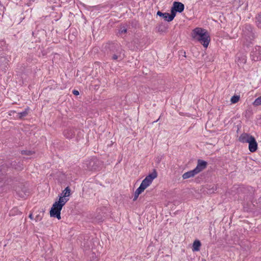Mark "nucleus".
Instances as JSON below:
<instances>
[{
    "instance_id": "21",
    "label": "nucleus",
    "mask_w": 261,
    "mask_h": 261,
    "mask_svg": "<svg viewBox=\"0 0 261 261\" xmlns=\"http://www.w3.org/2000/svg\"><path fill=\"white\" fill-rule=\"evenodd\" d=\"M144 190H143L140 187H139L135 192L133 201H136L139 195Z\"/></svg>"
},
{
    "instance_id": "26",
    "label": "nucleus",
    "mask_w": 261,
    "mask_h": 261,
    "mask_svg": "<svg viewBox=\"0 0 261 261\" xmlns=\"http://www.w3.org/2000/svg\"><path fill=\"white\" fill-rule=\"evenodd\" d=\"M35 152L31 150H23L21 151V154L26 155H31L34 154Z\"/></svg>"
},
{
    "instance_id": "1",
    "label": "nucleus",
    "mask_w": 261,
    "mask_h": 261,
    "mask_svg": "<svg viewBox=\"0 0 261 261\" xmlns=\"http://www.w3.org/2000/svg\"><path fill=\"white\" fill-rule=\"evenodd\" d=\"M193 39L199 41L204 47H207L209 44L211 39L207 31L201 28L194 29L192 32Z\"/></svg>"
},
{
    "instance_id": "22",
    "label": "nucleus",
    "mask_w": 261,
    "mask_h": 261,
    "mask_svg": "<svg viewBox=\"0 0 261 261\" xmlns=\"http://www.w3.org/2000/svg\"><path fill=\"white\" fill-rule=\"evenodd\" d=\"M178 12L175 10L174 9H173L172 7L171 9V14L169 13V16L170 18V20H171L172 21L173 20L174 17L176 16V13Z\"/></svg>"
},
{
    "instance_id": "32",
    "label": "nucleus",
    "mask_w": 261,
    "mask_h": 261,
    "mask_svg": "<svg viewBox=\"0 0 261 261\" xmlns=\"http://www.w3.org/2000/svg\"><path fill=\"white\" fill-rule=\"evenodd\" d=\"M201 261H206L205 259L202 258Z\"/></svg>"
},
{
    "instance_id": "24",
    "label": "nucleus",
    "mask_w": 261,
    "mask_h": 261,
    "mask_svg": "<svg viewBox=\"0 0 261 261\" xmlns=\"http://www.w3.org/2000/svg\"><path fill=\"white\" fill-rule=\"evenodd\" d=\"M240 97L239 95H233L232 96L230 99V101L232 103H236L239 101Z\"/></svg>"
},
{
    "instance_id": "6",
    "label": "nucleus",
    "mask_w": 261,
    "mask_h": 261,
    "mask_svg": "<svg viewBox=\"0 0 261 261\" xmlns=\"http://www.w3.org/2000/svg\"><path fill=\"white\" fill-rule=\"evenodd\" d=\"M158 176L157 172L155 169H154L153 172L146 176V177L142 180L140 187L143 190L147 188L152 182L153 180L155 178Z\"/></svg>"
},
{
    "instance_id": "7",
    "label": "nucleus",
    "mask_w": 261,
    "mask_h": 261,
    "mask_svg": "<svg viewBox=\"0 0 261 261\" xmlns=\"http://www.w3.org/2000/svg\"><path fill=\"white\" fill-rule=\"evenodd\" d=\"M100 161L96 158H93L87 161L84 163V167L89 170L93 171L99 169Z\"/></svg>"
},
{
    "instance_id": "29",
    "label": "nucleus",
    "mask_w": 261,
    "mask_h": 261,
    "mask_svg": "<svg viewBox=\"0 0 261 261\" xmlns=\"http://www.w3.org/2000/svg\"><path fill=\"white\" fill-rule=\"evenodd\" d=\"M36 221H38V220H41V218H40L39 216V215H37L36 217Z\"/></svg>"
},
{
    "instance_id": "25",
    "label": "nucleus",
    "mask_w": 261,
    "mask_h": 261,
    "mask_svg": "<svg viewBox=\"0 0 261 261\" xmlns=\"http://www.w3.org/2000/svg\"><path fill=\"white\" fill-rule=\"evenodd\" d=\"M253 105L255 106H258L261 105V96L255 99L253 102Z\"/></svg>"
},
{
    "instance_id": "34",
    "label": "nucleus",
    "mask_w": 261,
    "mask_h": 261,
    "mask_svg": "<svg viewBox=\"0 0 261 261\" xmlns=\"http://www.w3.org/2000/svg\"><path fill=\"white\" fill-rule=\"evenodd\" d=\"M16 191H17V192H19V190H17V189H16Z\"/></svg>"
},
{
    "instance_id": "17",
    "label": "nucleus",
    "mask_w": 261,
    "mask_h": 261,
    "mask_svg": "<svg viewBox=\"0 0 261 261\" xmlns=\"http://www.w3.org/2000/svg\"><path fill=\"white\" fill-rule=\"evenodd\" d=\"M197 174L195 170L193 169L190 170L183 174L182 177L184 179H188L190 177H194L195 175Z\"/></svg>"
},
{
    "instance_id": "2",
    "label": "nucleus",
    "mask_w": 261,
    "mask_h": 261,
    "mask_svg": "<svg viewBox=\"0 0 261 261\" xmlns=\"http://www.w3.org/2000/svg\"><path fill=\"white\" fill-rule=\"evenodd\" d=\"M106 48L109 50L108 53L112 55V59L113 60H121L123 59V56H121L122 49L119 44L115 43H109L106 45Z\"/></svg>"
},
{
    "instance_id": "9",
    "label": "nucleus",
    "mask_w": 261,
    "mask_h": 261,
    "mask_svg": "<svg viewBox=\"0 0 261 261\" xmlns=\"http://www.w3.org/2000/svg\"><path fill=\"white\" fill-rule=\"evenodd\" d=\"M235 61L239 66H243L244 64H245L247 61L246 54L243 53H237L236 55Z\"/></svg>"
},
{
    "instance_id": "5",
    "label": "nucleus",
    "mask_w": 261,
    "mask_h": 261,
    "mask_svg": "<svg viewBox=\"0 0 261 261\" xmlns=\"http://www.w3.org/2000/svg\"><path fill=\"white\" fill-rule=\"evenodd\" d=\"M253 28L250 24H245L243 28V36L246 40L244 44L249 46L255 38V34L253 31Z\"/></svg>"
},
{
    "instance_id": "3",
    "label": "nucleus",
    "mask_w": 261,
    "mask_h": 261,
    "mask_svg": "<svg viewBox=\"0 0 261 261\" xmlns=\"http://www.w3.org/2000/svg\"><path fill=\"white\" fill-rule=\"evenodd\" d=\"M9 165L12 168L15 169L21 170L22 168V165L18 164L16 162H9L8 163L3 162L2 164H0V180H3L6 178Z\"/></svg>"
},
{
    "instance_id": "8",
    "label": "nucleus",
    "mask_w": 261,
    "mask_h": 261,
    "mask_svg": "<svg viewBox=\"0 0 261 261\" xmlns=\"http://www.w3.org/2000/svg\"><path fill=\"white\" fill-rule=\"evenodd\" d=\"M250 58L252 61L261 60V46H256L251 51Z\"/></svg>"
},
{
    "instance_id": "12",
    "label": "nucleus",
    "mask_w": 261,
    "mask_h": 261,
    "mask_svg": "<svg viewBox=\"0 0 261 261\" xmlns=\"http://www.w3.org/2000/svg\"><path fill=\"white\" fill-rule=\"evenodd\" d=\"M254 138V137L250 134L243 133L239 137V141L243 143H249L250 142V140L253 139Z\"/></svg>"
},
{
    "instance_id": "15",
    "label": "nucleus",
    "mask_w": 261,
    "mask_h": 261,
    "mask_svg": "<svg viewBox=\"0 0 261 261\" xmlns=\"http://www.w3.org/2000/svg\"><path fill=\"white\" fill-rule=\"evenodd\" d=\"M172 7L178 13L182 12L185 9L184 5L182 3L179 2H174Z\"/></svg>"
},
{
    "instance_id": "14",
    "label": "nucleus",
    "mask_w": 261,
    "mask_h": 261,
    "mask_svg": "<svg viewBox=\"0 0 261 261\" xmlns=\"http://www.w3.org/2000/svg\"><path fill=\"white\" fill-rule=\"evenodd\" d=\"M248 149L251 152H255L258 148V144L254 138L253 139L251 140L250 142L248 143Z\"/></svg>"
},
{
    "instance_id": "11",
    "label": "nucleus",
    "mask_w": 261,
    "mask_h": 261,
    "mask_svg": "<svg viewBox=\"0 0 261 261\" xmlns=\"http://www.w3.org/2000/svg\"><path fill=\"white\" fill-rule=\"evenodd\" d=\"M105 208L97 209L95 216V221L98 223L102 222L105 218V213L103 212Z\"/></svg>"
},
{
    "instance_id": "16",
    "label": "nucleus",
    "mask_w": 261,
    "mask_h": 261,
    "mask_svg": "<svg viewBox=\"0 0 261 261\" xmlns=\"http://www.w3.org/2000/svg\"><path fill=\"white\" fill-rule=\"evenodd\" d=\"M75 133V129L74 128H69L64 130V135L67 139L72 138Z\"/></svg>"
},
{
    "instance_id": "30",
    "label": "nucleus",
    "mask_w": 261,
    "mask_h": 261,
    "mask_svg": "<svg viewBox=\"0 0 261 261\" xmlns=\"http://www.w3.org/2000/svg\"><path fill=\"white\" fill-rule=\"evenodd\" d=\"M29 218H30L31 219H33L32 214H30L29 215Z\"/></svg>"
},
{
    "instance_id": "20",
    "label": "nucleus",
    "mask_w": 261,
    "mask_h": 261,
    "mask_svg": "<svg viewBox=\"0 0 261 261\" xmlns=\"http://www.w3.org/2000/svg\"><path fill=\"white\" fill-rule=\"evenodd\" d=\"M256 26L261 29V12L257 14L255 17Z\"/></svg>"
},
{
    "instance_id": "27",
    "label": "nucleus",
    "mask_w": 261,
    "mask_h": 261,
    "mask_svg": "<svg viewBox=\"0 0 261 261\" xmlns=\"http://www.w3.org/2000/svg\"><path fill=\"white\" fill-rule=\"evenodd\" d=\"M127 32V29L124 26H122L120 27L119 30V33L120 34H125Z\"/></svg>"
},
{
    "instance_id": "23",
    "label": "nucleus",
    "mask_w": 261,
    "mask_h": 261,
    "mask_svg": "<svg viewBox=\"0 0 261 261\" xmlns=\"http://www.w3.org/2000/svg\"><path fill=\"white\" fill-rule=\"evenodd\" d=\"M28 111H29V108H28L23 112L19 113L18 114L19 118L22 119L23 117H25L28 114Z\"/></svg>"
},
{
    "instance_id": "4",
    "label": "nucleus",
    "mask_w": 261,
    "mask_h": 261,
    "mask_svg": "<svg viewBox=\"0 0 261 261\" xmlns=\"http://www.w3.org/2000/svg\"><path fill=\"white\" fill-rule=\"evenodd\" d=\"M65 204L66 203L63 201L62 198H59L58 201H56L50 210V217L57 218L60 220L61 219V211Z\"/></svg>"
},
{
    "instance_id": "28",
    "label": "nucleus",
    "mask_w": 261,
    "mask_h": 261,
    "mask_svg": "<svg viewBox=\"0 0 261 261\" xmlns=\"http://www.w3.org/2000/svg\"><path fill=\"white\" fill-rule=\"evenodd\" d=\"M72 93L75 95H79V92L77 90H73Z\"/></svg>"
},
{
    "instance_id": "18",
    "label": "nucleus",
    "mask_w": 261,
    "mask_h": 261,
    "mask_svg": "<svg viewBox=\"0 0 261 261\" xmlns=\"http://www.w3.org/2000/svg\"><path fill=\"white\" fill-rule=\"evenodd\" d=\"M156 15L160 17H162L165 21H167L168 22H170L172 21L171 20H170L168 13H163L160 11H158L157 12Z\"/></svg>"
},
{
    "instance_id": "10",
    "label": "nucleus",
    "mask_w": 261,
    "mask_h": 261,
    "mask_svg": "<svg viewBox=\"0 0 261 261\" xmlns=\"http://www.w3.org/2000/svg\"><path fill=\"white\" fill-rule=\"evenodd\" d=\"M207 165V163L206 161L198 160L197 166L194 170L197 174L204 170Z\"/></svg>"
},
{
    "instance_id": "19",
    "label": "nucleus",
    "mask_w": 261,
    "mask_h": 261,
    "mask_svg": "<svg viewBox=\"0 0 261 261\" xmlns=\"http://www.w3.org/2000/svg\"><path fill=\"white\" fill-rule=\"evenodd\" d=\"M201 245V242L200 241L196 240L194 241L193 244L192 250L193 251H198L200 250V247Z\"/></svg>"
},
{
    "instance_id": "33",
    "label": "nucleus",
    "mask_w": 261,
    "mask_h": 261,
    "mask_svg": "<svg viewBox=\"0 0 261 261\" xmlns=\"http://www.w3.org/2000/svg\"><path fill=\"white\" fill-rule=\"evenodd\" d=\"M16 191H17V192H19V190H17V189H16Z\"/></svg>"
},
{
    "instance_id": "13",
    "label": "nucleus",
    "mask_w": 261,
    "mask_h": 261,
    "mask_svg": "<svg viewBox=\"0 0 261 261\" xmlns=\"http://www.w3.org/2000/svg\"><path fill=\"white\" fill-rule=\"evenodd\" d=\"M70 189L69 187H67L62 192L61 195L59 196V198H62L64 201L66 203L68 200L69 198H67L70 195Z\"/></svg>"
},
{
    "instance_id": "31",
    "label": "nucleus",
    "mask_w": 261,
    "mask_h": 261,
    "mask_svg": "<svg viewBox=\"0 0 261 261\" xmlns=\"http://www.w3.org/2000/svg\"><path fill=\"white\" fill-rule=\"evenodd\" d=\"M22 192H23L24 194H25V193H26V189H25V188H24V189L22 190Z\"/></svg>"
}]
</instances>
